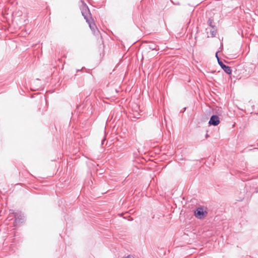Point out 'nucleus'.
<instances>
[{"label": "nucleus", "mask_w": 258, "mask_h": 258, "mask_svg": "<svg viewBox=\"0 0 258 258\" xmlns=\"http://www.w3.org/2000/svg\"><path fill=\"white\" fill-rule=\"evenodd\" d=\"M81 1L83 4V5L81 8L82 16L84 17V19L86 20V21L89 24V27L92 31L94 34L97 35L98 33H99V31L98 30L96 24L93 21L89 9L86 4L85 3L83 0H81Z\"/></svg>", "instance_id": "f257e3e1"}, {"label": "nucleus", "mask_w": 258, "mask_h": 258, "mask_svg": "<svg viewBox=\"0 0 258 258\" xmlns=\"http://www.w3.org/2000/svg\"><path fill=\"white\" fill-rule=\"evenodd\" d=\"M10 211L14 215L15 217L14 226H17L24 222L25 217L21 212H14L13 210H10Z\"/></svg>", "instance_id": "f03ea898"}, {"label": "nucleus", "mask_w": 258, "mask_h": 258, "mask_svg": "<svg viewBox=\"0 0 258 258\" xmlns=\"http://www.w3.org/2000/svg\"><path fill=\"white\" fill-rule=\"evenodd\" d=\"M195 216L199 219H201L207 214V212L204 211L203 207H200L197 208L194 212Z\"/></svg>", "instance_id": "7ed1b4c3"}, {"label": "nucleus", "mask_w": 258, "mask_h": 258, "mask_svg": "<svg viewBox=\"0 0 258 258\" xmlns=\"http://www.w3.org/2000/svg\"><path fill=\"white\" fill-rule=\"evenodd\" d=\"M220 123V118L217 115H213L211 116L209 121V124L210 125L217 126Z\"/></svg>", "instance_id": "20e7f679"}, {"label": "nucleus", "mask_w": 258, "mask_h": 258, "mask_svg": "<svg viewBox=\"0 0 258 258\" xmlns=\"http://www.w3.org/2000/svg\"><path fill=\"white\" fill-rule=\"evenodd\" d=\"M219 65L221 67L222 69L228 75H230L232 73V70L231 68L227 65L223 63L220 58H218Z\"/></svg>", "instance_id": "39448f33"}, {"label": "nucleus", "mask_w": 258, "mask_h": 258, "mask_svg": "<svg viewBox=\"0 0 258 258\" xmlns=\"http://www.w3.org/2000/svg\"><path fill=\"white\" fill-rule=\"evenodd\" d=\"M216 33H217L216 26L211 27V29L210 30V34H211V37H215L216 35Z\"/></svg>", "instance_id": "423d86ee"}, {"label": "nucleus", "mask_w": 258, "mask_h": 258, "mask_svg": "<svg viewBox=\"0 0 258 258\" xmlns=\"http://www.w3.org/2000/svg\"><path fill=\"white\" fill-rule=\"evenodd\" d=\"M207 23L208 24V25L209 26H210L211 27H215L216 26L213 24L214 22H213V19L212 18H209L208 21H207Z\"/></svg>", "instance_id": "0eeeda50"}, {"label": "nucleus", "mask_w": 258, "mask_h": 258, "mask_svg": "<svg viewBox=\"0 0 258 258\" xmlns=\"http://www.w3.org/2000/svg\"><path fill=\"white\" fill-rule=\"evenodd\" d=\"M148 47L150 49H151L153 50H155L156 48V45L154 43H150L148 45Z\"/></svg>", "instance_id": "6e6552de"}, {"label": "nucleus", "mask_w": 258, "mask_h": 258, "mask_svg": "<svg viewBox=\"0 0 258 258\" xmlns=\"http://www.w3.org/2000/svg\"><path fill=\"white\" fill-rule=\"evenodd\" d=\"M218 52H217L216 53V57L217 58V61H218V58H219V57L218 55Z\"/></svg>", "instance_id": "1a4fd4ad"}, {"label": "nucleus", "mask_w": 258, "mask_h": 258, "mask_svg": "<svg viewBox=\"0 0 258 258\" xmlns=\"http://www.w3.org/2000/svg\"><path fill=\"white\" fill-rule=\"evenodd\" d=\"M105 138H104L102 140V142H101V145H103L104 144V142H105Z\"/></svg>", "instance_id": "9d476101"}, {"label": "nucleus", "mask_w": 258, "mask_h": 258, "mask_svg": "<svg viewBox=\"0 0 258 258\" xmlns=\"http://www.w3.org/2000/svg\"><path fill=\"white\" fill-rule=\"evenodd\" d=\"M124 258H134V257H133V256H131V255H127V256H126Z\"/></svg>", "instance_id": "9b49d317"}, {"label": "nucleus", "mask_w": 258, "mask_h": 258, "mask_svg": "<svg viewBox=\"0 0 258 258\" xmlns=\"http://www.w3.org/2000/svg\"><path fill=\"white\" fill-rule=\"evenodd\" d=\"M135 118H139L140 117L139 116H135Z\"/></svg>", "instance_id": "f8f14e48"}, {"label": "nucleus", "mask_w": 258, "mask_h": 258, "mask_svg": "<svg viewBox=\"0 0 258 258\" xmlns=\"http://www.w3.org/2000/svg\"><path fill=\"white\" fill-rule=\"evenodd\" d=\"M164 120H165V121L166 122V117H164Z\"/></svg>", "instance_id": "ddd939ff"}, {"label": "nucleus", "mask_w": 258, "mask_h": 258, "mask_svg": "<svg viewBox=\"0 0 258 258\" xmlns=\"http://www.w3.org/2000/svg\"><path fill=\"white\" fill-rule=\"evenodd\" d=\"M186 108V107H184V109H183V111H184L185 110Z\"/></svg>", "instance_id": "4468645a"}, {"label": "nucleus", "mask_w": 258, "mask_h": 258, "mask_svg": "<svg viewBox=\"0 0 258 258\" xmlns=\"http://www.w3.org/2000/svg\"><path fill=\"white\" fill-rule=\"evenodd\" d=\"M80 70H77V72H80Z\"/></svg>", "instance_id": "2eb2a0df"}]
</instances>
